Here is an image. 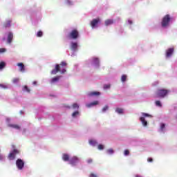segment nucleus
Here are the masks:
<instances>
[{
	"instance_id": "412c9836",
	"label": "nucleus",
	"mask_w": 177,
	"mask_h": 177,
	"mask_svg": "<svg viewBox=\"0 0 177 177\" xmlns=\"http://www.w3.org/2000/svg\"><path fill=\"white\" fill-rule=\"evenodd\" d=\"M115 112L118 114H124V109H122V108H116Z\"/></svg>"
},
{
	"instance_id": "58836bf2",
	"label": "nucleus",
	"mask_w": 177,
	"mask_h": 177,
	"mask_svg": "<svg viewBox=\"0 0 177 177\" xmlns=\"http://www.w3.org/2000/svg\"><path fill=\"white\" fill-rule=\"evenodd\" d=\"M142 114L143 117H151V115H149V113H142Z\"/></svg>"
},
{
	"instance_id": "393cba45",
	"label": "nucleus",
	"mask_w": 177,
	"mask_h": 177,
	"mask_svg": "<svg viewBox=\"0 0 177 177\" xmlns=\"http://www.w3.org/2000/svg\"><path fill=\"white\" fill-rule=\"evenodd\" d=\"M127 75H122L121 77L122 82H125L127 81Z\"/></svg>"
},
{
	"instance_id": "c9c22d12",
	"label": "nucleus",
	"mask_w": 177,
	"mask_h": 177,
	"mask_svg": "<svg viewBox=\"0 0 177 177\" xmlns=\"http://www.w3.org/2000/svg\"><path fill=\"white\" fill-rule=\"evenodd\" d=\"M107 153L109 154H113V153H114V150H113V149H108Z\"/></svg>"
},
{
	"instance_id": "a19ab883",
	"label": "nucleus",
	"mask_w": 177,
	"mask_h": 177,
	"mask_svg": "<svg viewBox=\"0 0 177 177\" xmlns=\"http://www.w3.org/2000/svg\"><path fill=\"white\" fill-rule=\"evenodd\" d=\"M6 52V48H0V53H3Z\"/></svg>"
},
{
	"instance_id": "bb28decb",
	"label": "nucleus",
	"mask_w": 177,
	"mask_h": 177,
	"mask_svg": "<svg viewBox=\"0 0 177 177\" xmlns=\"http://www.w3.org/2000/svg\"><path fill=\"white\" fill-rule=\"evenodd\" d=\"M19 81H20V79H19L17 77L12 79L13 84H18V82H19Z\"/></svg>"
},
{
	"instance_id": "f257e3e1",
	"label": "nucleus",
	"mask_w": 177,
	"mask_h": 177,
	"mask_svg": "<svg viewBox=\"0 0 177 177\" xmlns=\"http://www.w3.org/2000/svg\"><path fill=\"white\" fill-rule=\"evenodd\" d=\"M66 67H67V62L62 61L59 64H57L55 65V69H53L51 71V74L53 75H56V74L58 73H60L61 74H64V73L67 71L66 70Z\"/></svg>"
},
{
	"instance_id": "ddd939ff",
	"label": "nucleus",
	"mask_w": 177,
	"mask_h": 177,
	"mask_svg": "<svg viewBox=\"0 0 177 177\" xmlns=\"http://www.w3.org/2000/svg\"><path fill=\"white\" fill-rule=\"evenodd\" d=\"M71 48L72 50H77V48H78V44H77V42H72Z\"/></svg>"
},
{
	"instance_id": "9b49d317",
	"label": "nucleus",
	"mask_w": 177,
	"mask_h": 177,
	"mask_svg": "<svg viewBox=\"0 0 177 177\" xmlns=\"http://www.w3.org/2000/svg\"><path fill=\"white\" fill-rule=\"evenodd\" d=\"M97 104H99V101H94V102H91V103H89V104H86V107H88V108H91V107H92L93 106H96V105H97Z\"/></svg>"
},
{
	"instance_id": "c03bdc74",
	"label": "nucleus",
	"mask_w": 177,
	"mask_h": 177,
	"mask_svg": "<svg viewBox=\"0 0 177 177\" xmlns=\"http://www.w3.org/2000/svg\"><path fill=\"white\" fill-rule=\"evenodd\" d=\"M2 160H3V156L0 153V161H2Z\"/></svg>"
},
{
	"instance_id": "a18cd8bd",
	"label": "nucleus",
	"mask_w": 177,
	"mask_h": 177,
	"mask_svg": "<svg viewBox=\"0 0 177 177\" xmlns=\"http://www.w3.org/2000/svg\"><path fill=\"white\" fill-rule=\"evenodd\" d=\"M128 23H129V24H130V25H131V24H133V22H132V21H131V20H129V21H128Z\"/></svg>"
},
{
	"instance_id": "a211bd4d",
	"label": "nucleus",
	"mask_w": 177,
	"mask_h": 177,
	"mask_svg": "<svg viewBox=\"0 0 177 177\" xmlns=\"http://www.w3.org/2000/svg\"><path fill=\"white\" fill-rule=\"evenodd\" d=\"M60 78H62V76H56V77H53L51 80V84H54V82H57V81H59V80H60Z\"/></svg>"
},
{
	"instance_id": "4468645a",
	"label": "nucleus",
	"mask_w": 177,
	"mask_h": 177,
	"mask_svg": "<svg viewBox=\"0 0 177 177\" xmlns=\"http://www.w3.org/2000/svg\"><path fill=\"white\" fill-rule=\"evenodd\" d=\"M100 92L99 91H93L91 93H88V96H100Z\"/></svg>"
},
{
	"instance_id": "f704fd0d",
	"label": "nucleus",
	"mask_w": 177,
	"mask_h": 177,
	"mask_svg": "<svg viewBox=\"0 0 177 177\" xmlns=\"http://www.w3.org/2000/svg\"><path fill=\"white\" fill-rule=\"evenodd\" d=\"M110 84H104V89H110Z\"/></svg>"
},
{
	"instance_id": "c756f323",
	"label": "nucleus",
	"mask_w": 177,
	"mask_h": 177,
	"mask_svg": "<svg viewBox=\"0 0 177 177\" xmlns=\"http://www.w3.org/2000/svg\"><path fill=\"white\" fill-rule=\"evenodd\" d=\"M164 129H165V124L162 123L160 124V131H161V132H162L164 131Z\"/></svg>"
},
{
	"instance_id": "7ed1b4c3",
	"label": "nucleus",
	"mask_w": 177,
	"mask_h": 177,
	"mask_svg": "<svg viewBox=\"0 0 177 177\" xmlns=\"http://www.w3.org/2000/svg\"><path fill=\"white\" fill-rule=\"evenodd\" d=\"M171 20H172V17H171V15H166L162 19V21L160 23L161 26L163 28H165L166 27H168L169 26V23L171 22Z\"/></svg>"
},
{
	"instance_id": "f8f14e48",
	"label": "nucleus",
	"mask_w": 177,
	"mask_h": 177,
	"mask_svg": "<svg viewBox=\"0 0 177 177\" xmlns=\"http://www.w3.org/2000/svg\"><path fill=\"white\" fill-rule=\"evenodd\" d=\"M8 127H9V128H13L14 129H18V130H20L21 129L20 126L15 124H9Z\"/></svg>"
},
{
	"instance_id": "c85d7f7f",
	"label": "nucleus",
	"mask_w": 177,
	"mask_h": 177,
	"mask_svg": "<svg viewBox=\"0 0 177 177\" xmlns=\"http://www.w3.org/2000/svg\"><path fill=\"white\" fill-rule=\"evenodd\" d=\"M80 115V112L78 111H76L72 113V117H77V115Z\"/></svg>"
},
{
	"instance_id": "37998d69",
	"label": "nucleus",
	"mask_w": 177,
	"mask_h": 177,
	"mask_svg": "<svg viewBox=\"0 0 177 177\" xmlns=\"http://www.w3.org/2000/svg\"><path fill=\"white\" fill-rule=\"evenodd\" d=\"M147 161H148V162H153V158H148Z\"/></svg>"
},
{
	"instance_id": "20e7f679",
	"label": "nucleus",
	"mask_w": 177,
	"mask_h": 177,
	"mask_svg": "<svg viewBox=\"0 0 177 177\" xmlns=\"http://www.w3.org/2000/svg\"><path fill=\"white\" fill-rule=\"evenodd\" d=\"M80 37V32L77 29L73 30L68 35L67 38L69 39H77Z\"/></svg>"
},
{
	"instance_id": "2f4dec72",
	"label": "nucleus",
	"mask_w": 177,
	"mask_h": 177,
	"mask_svg": "<svg viewBox=\"0 0 177 177\" xmlns=\"http://www.w3.org/2000/svg\"><path fill=\"white\" fill-rule=\"evenodd\" d=\"M93 62H94V63H95L97 66H99V59H97V58H94V59H93Z\"/></svg>"
},
{
	"instance_id": "49530a36",
	"label": "nucleus",
	"mask_w": 177,
	"mask_h": 177,
	"mask_svg": "<svg viewBox=\"0 0 177 177\" xmlns=\"http://www.w3.org/2000/svg\"><path fill=\"white\" fill-rule=\"evenodd\" d=\"M34 85H37V82H33Z\"/></svg>"
},
{
	"instance_id": "2eb2a0df",
	"label": "nucleus",
	"mask_w": 177,
	"mask_h": 177,
	"mask_svg": "<svg viewBox=\"0 0 177 177\" xmlns=\"http://www.w3.org/2000/svg\"><path fill=\"white\" fill-rule=\"evenodd\" d=\"M140 121H141L144 127H147V121L145 119V117L140 118Z\"/></svg>"
},
{
	"instance_id": "423d86ee",
	"label": "nucleus",
	"mask_w": 177,
	"mask_h": 177,
	"mask_svg": "<svg viewBox=\"0 0 177 177\" xmlns=\"http://www.w3.org/2000/svg\"><path fill=\"white\" fill-rule=\"evenodd\" d=\"M16 165L18 169L21 170L24 168V161L21 159H17L16 160Z\"/></svg>"
},
{
	"instance_id": "dca6fc26",
	"label": "nucleus",
	"mask_w": 177,
	"mask_h": 177,
	"mask_svg": "<svg viewBox=\"0 0 177 177\" xmlns=\"http://www.w3.org/2000/svg\"><path fill=\"white\" fill-rule=\"evenodd\" d=\"M62 160H64V161H69L70 156L67 153H64L62 156Z\"/></svg>"
},
{
	"instance_id": "a878e982",
	"label": "nucleus",
	"mask_w": 177,
	"mask_h": 177,
	"mask_svg": "<svg viewBox=\"0 0 177 177\" xmlns=\"http://www.w3.org/2000/svg\"><path fill=\"white\" fill-rule=\"evenodd\" d=\"M5 66H6V64H5V62H0V70H3Z\"/></svg>"
},
{
	"instance_id": "39448f33",
	"label": "nucleus",
	"mask_w": 177,
	"mask_h": 177,
	"mask_svg": "<svg viewBox=\"0 0 177 177\" xmlns=\"http://www.w3.org/2000/svg\"><path fill=\"white\" fill-rule=\"evenodd\" d=\"M20 151L19 150L15 149L12 152H10L8 155V160H15L16 158V156L19 154Z\"/></svg>"
},
{
	"instance_id": "ea45409f",
	"label": "nucleus",
	"mask_w": 177,
	"mask_h": 177,
	"mask_svg": "<svg viewBox=\"0 0 177 177\" xmlns=\"http://www.w3.org/2000/svg\"><path fill=\"white\" fill-rule=\"evenodd\" d=\"M0 88H3V89H8V86L1 84H0Z\"/></svg>"
},
{
	"instance_id": "6ab92c4d",
	"label": "nucleus",
	"mask_w": 177,
	"mask_h": 177,
	"mask_svg": "<svg viewBox=\"0 0 177 177\" xmlns=\"http://www.w3.org/2000/svg\"><path fill=\"white\" fill-rule=\"evenodd\" d=\"M114 21L113 19H106L105 21V26H111V24H113Z\"/></svg>"
},
{
	"instance_id": "9d476101",
	"label": "nucleus",
	"mask_w": 177,
	"mask_h": 177,
	"mask_svg": "<svg viewBox=\"0 0 177 177\" xmlns=\"http://www.w3.org/2000/svg\"><path fill=\"white\" fill-rule=\"evenodd\" d=\"M77 162H78V158H77L76 156H74L70 160V164L71 165H75V164Z\"/></svg>"
},
{
	"instance_id": "e433bc0d",
	"label": "nucleus",
	"mask_w": 177,
	"mask_h": 177,
	"mask_svg": "<svg viewBox=\"0 0 177 177\" xmlns=\"http://www.w3.org/2000/svg\"><path fill=\"white\" fill-rule=\"evenodd\" d=\"M93 162V159L89 158L87 160V163L88 164H92Z\"/></svg>"
},
{
	"instance_id": "4be33fe9",
	"label": "nucleus",
	"mask_w": 177,
	"mask_h": 177,
	"mask_svg": "<svg viewBox=\"0 0 177 177\" xmlns=\"http://www.w3.org/2000/svg\"><path fill=\"white\" fill-rule=\"evenodd\" d=\"M22 90L24 91V92H27L28 93H30V92H31V90H30L28 88V86H24Z\"/></svg>"
},
{
	"instance_id": "aec40b11",
	"label": "nucleus",
	"mask_w": 177,
	"mask_h": 177,
	"mask_svg": "<svg viewBox=\"0 0 177 177\" xmlns=\"http://www.w3.org/2000/svg\"><path fill=\"white\" fill-rule=\"evenodd\" d=\"M10 23H12V21H10V20L7 21L3 24L4 28H8L10 27Z\"/></svg>"
},
{
	"instance_id": "79ce46f5",
	"label": "nucleus",
	"mask_w": 177,
	"mask_h": 177,
	"mask_svg": "<svg viewBox=\"0 0 177 177\" xmlns=\"http://www.w3.org/2000/svg\"><path fill=\"white\" fill-rule=\"evenodd\" d=\"M89 177H97V176L93 173H91Z\"/></svg>"
},
{
	"instance_id": "6e6552de",
	"label": "nucleus",
	"mask_w": 177,
	"mask_h": 177,
	"mask_svg": "<svg viewBox=\"0 0 177 177\" xmlns=\"http://www.w3.org/2000/svg\"><path fill=\"white\" fill-rule=\"evenodd\" d=\"M174 54V48H170L166 50V57H171Z\"/></svg>"
},
{
	"instance_id": "72a5a7b5",
	"label": "nucleus",
	"mask_w": 177,
	"mask_h": 177,
	"mask_svg": "<svg viewBox=\"0 0 177 177\" xmlns=\"http://www.w3.org/2000/svg\"><path fill=\"white\" fill-rule=\"evenodd\" d=\"M103 149H104V146H103V145H98V150H103Z\"/></svg>"
},
{
	"instance_id": "5701e85b",
	"label": "nucleus",
	"mask_w": 177,
	"mask_h": 177,
	"mask_svg": "<svg viewBox=\"0 0 177 177\" xmlns=\"http://www.w3.org/2000/svg\"><path fill=\"white\" fill-rule=\"evenodd\" d=\"M89 144L91 145V146H96L97 145V142L96 140H89Z\"/></svg>"
},
{
	"instance_id": "7c9ffc66",
	"label": "nucleus",
	"mask_w": 177,
	"mask_h": 177,
	"mask_svg": "<svg viewBox=\"0 0 177 177\" xmlns=\"http://www.w3.org/2000/svg\"><path fill=\"white\" fill-rule=\"evenodd\" d=\"M42 35H44V33L42 32V31L39 30L37 33V37H42Z\"/></svg>"
},
{
	"instance_id": "0eeeda50",
	"label": "nucleus",
	"mask_w": 177,
	"mask_h": 177,
	"mask_svg": "<svg viewBox=\"0 0 177 177\" xmlns=\"http://www.w3.org/2000/svg\"><path fill=\"white\" fill-rule=\"evenodd\" d=\"M99 23H100V18H96L93 19L91 21V26L92 27V28H95L96 27V26H97V24H99Z\"/></svg>"
},
{
	"instance_id": "f03ea898",
	"label": "nucleus",
	"mask_w": 177,
	"mask_h": 177,
	"mask_svg": "<svg viewBox=\"0 0 177 177\" xmlns=\"http://www.w3.org/2000/svg\"><path fill=\"white\" fill-rule=\"evenodd\" d=\"M169 93V90L167 89H158L155 93V97H159L160 99H164L167 95Z\"/></svg>"
},
{
	"instance_id": "cd10ccee",
	"label": "nucleus",
	"mask_w": 177,
	"mask_h": 177,
	"mask_svg": "<svg viewBox=\"0 0 177 177\" xmlns=\"http://www.w3.org/2000/svg\"><path fill=\"white\" fill-rule=\"evenodd\" d=\"M107 110H109V106L107 105H105L104 107L102 108V113H106V111H107Z\"/></svg>"
},
{
	"instance_id": "de8ad7c7",
	"label": "nucleus",
	"mask_w": 177,
	"mask_h": 177,
	"mask_svg": "<svg viewBox=\"0 0 177 177\" xmlns=\"http://www.w3.org/2000/svg\"><path fill=\"white\" fill-rule=\"evenodd\" d=\"M20 113H21V114H23V111H21Z\"/></svg>"
},
{
	"instance_id": "09e8293b",
	"label": "nucleus",
	"mask_w": 177,
	"mask_h": 177,
	"mask_svg": "<svg viewBox=\"0 0 177 177\" xmlns=\"http://www.w3.org/2000/svg\"><path fill=\"white\" fill-rule=\"evenodd\" d=\"M3 41H5V38H3Z\"/></svg>"
},
{
	"instance_id": "4c0bfd02",
	"label": "nucleus",
	"mask_w": 177,
	"mask_h": 177,
	"mask_svg": "<svg viewBox=\"0 0 177 177\" xmlns=\"http://www.w3.org/2000/svg\"><path fill=\"white\" fill-rule=\"evenodd\" d=\"M124 156H129V151L126 149L124 152Z\"/></svg>"
},
{
	"instance_id": "473e14b6",
	"label": "nucleus",
	"mask_w": 177,
	"mask_h": 177,
	"mask_svg": "<svg viewBox=\"0 0 177 177\" xmlns=\"http://www.w3.org/2000/svg\"><path fill=\"white\" fill-rule=\"evenodd\" d=\"M72 106L73 109H80V106L77 103L73 104Z\"/></svg>"
},
{
	"instance_id": "f3484780",
	"label": "nucleus",
	"mask_w": 177,
	"mask_h": 177,
	"mask_svg": "<svg viewBox=\"0 0 177 177\" xmlns=\"http://www.w3.org/2000/svg\"><path fill=\"white\" fill-rule=\"evenodd\" d=\"M18 67H20V71L24 72L25 68H24V63H18L17 64Z\"/></svg>"
},
{
	"instance_id": "1a4fd4ad",
	"label": "nucleus",
	"mask_w": 177,
	"mask_h": 177,
	"mask_svg": "<svg viewBox=\"0 0 177 177\" xmlns=\"http://www.w3.org/2000/svg\"><path fill=\"white\" fill-rule=\"evenodd\" d=\"M12 41H13V33L10 32L8 35L7 42L8 44H12Z\"/></svg>"
},
{
	"instance_id": "b1692460",
	"label": "nucleus",
	"mask_w": 177,
	"mask_h": 177,
	"mask_svg": "<svg viewBox=\"0 0 177 177\" xmlns=\"http://www.w3.org/2000/svg\"><path fill=\"white\" fill-rule=\"evenodd\" d=\"M155 104L156 106H157L158 107H162V104H161V102H160V100H157L155 102Z\"/></svg>"
}]
</instances>
